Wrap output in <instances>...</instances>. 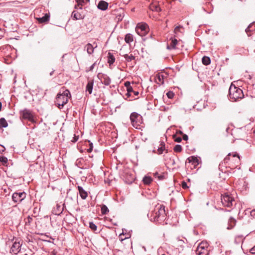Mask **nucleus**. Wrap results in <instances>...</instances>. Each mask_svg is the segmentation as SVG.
Wrapping results in <instances>:
<instances>
[{"label":"nucleus","mask_w":255,"mask_h":255,"mask_svg":"<svg viewBox=\"0 0 255 255\" xmlns=\"http://www.w3.org/2000/svg\"><path fill=\"white\" fill-rule=\"evenodd\" d=\"M63 211V209L58 204L56 205V208L52 210V213L55 215H60Z\"/></svg>","instance_id":"obj_24"},{"label":"nucleus","mask_w":255,"mask_h":255,"mask_svg":"<svg viewBox=\"0 0 255 255\" xmlns=\"http://www.w3.org/2000/svg\"><path fill=\"white\" fill-rule=\"evenodd\" d=\"M89 228L93 231L97 230V226L93 222H90Z\"/></svg>","instance_id":"obj_40"},{"label":"nucleus","mask_w":255,"mask_h":255,"mask_svg":"<svg viewBox=\"0 0 255 255\" xmlns=\"http://www.w3.org/2000/svg\"><path fill=\"white\" fill-rule=\"evenodd\" d=\"M94 85V81L93 80H89L86 87V91L88 92L89 94H91L93 91Z\"/></svg>","instance_id":"obj_23"},{"label":"nucleus","mask_w":255,"mask_h":255,"mask_svg":"<svg viewBox=\"0 0 255 255\" xmlns=\"http://www.w3.org/2000/svg\"><path fill=\"white\" fill-rule=\"evenodd\" d=\"M130 120L132 126L136 128H139V127L142 123V116L137 113L133 112L130 114Z\"/></svg>","instance_id":"obj_6"},{"label":"nucleus","mask_w":255,"mask_h":255,"mask_svg":"<svg viewBox=\"0 0 255 255\" xmlns=\"http://www.w3.org/2000/svg\"><path fill=\"white\" fill-rule=\"evenodd\" d=\"M121 236H122V235H121V234H120V236H119V238H120V240L121 241H123L124 239H122Z\"/></svg>","instance_id":"obj_61"},{"label":"nucleus","mask_w":255,"mask_h":255,"mask_svg":"<svg viewBox=\"0 0 255 255\" xmlns=\"http://www.w3.org/2000/svg\"><path fill=\"white\" fill-rule=\"evenodd\" d=\"M207 244L201 243L197 247L196 250V254L198 255H208L209 251L206 248Z\"/></svg>","instance_id":"obj_9"},{"label":"nucleus","mask_w":255,"mask_h":255,"mask_svg":"<svg viewBox=\"0 0 255 255\" xmlns=\"http://www.w3.org/2000/svg\"><path fill=\"white\" fill-rule=\"evenodd\" d=\"M188 162V163H191L193 165L194 168H196V166L199 164V160L198 159L197 157L194 156H191L188 157L187 159L186 162Z\"/></svg>","instance_id":"obj_14"},{"label":"nucleus","mask_w":255,"mask_h":255,"mask_svg":"<svg viewBox=\"0 0 255 255\" xmlns=\"http://www.w3.org/2000/svg\"><path fill=\"white\" fill-rule=\"evenodd\" d=\"M71 98L70 91L66 89L62 93H58L56 96L55 103L59 109H61L66 105L69 99Z\"/></svg>","instance_id":"obj_3"},{"label":"nucleus","mask_w":255,"mask_h":255,"mask_svg":"<svg viewBox=\"0 0 255 255\" xmlns=\"http://www.w3.org/2000/svg\"><path fill=\"white\" fill-rule=\"evenodd\" d=\"M147 216L151 222L156 224H163L166 219L165 206L163 205L157 204Z\"/></svg>","instance_id":"obj_1"},{"label":"nucleus","mask_w":255,"mask_h":255,"mask_svg":"<svg viewBox=\"0 0 255 255\" xmlns=\"http://www.w3.org/2000/svg\"><path fill=\"white\" fill-rule=\"evenodd\" d=\"M127 93L126 94V96L128 97H129L130 96H131L132 93L133 92H134V91L133 90V88H132V87L131 86L130 87L127 88Z\"/></svg>","instance_id":"obj_38"},{"label":"nucleus","mask_w":255,"mask_h":255,"mask_svg":"<svg viewBox=\"0 0 255 255\" xmlns=\"http://www.w3.org/2000/svg\"><path fill=\"white\" fill-rule=\"evenodd\" d=\"M90 1V0H76L77 4L75 5V8L77 10H82V5L85 3H87Z\"/></svg>","instance_id":"obj_19"},{"label":"nucleus","mask_w":255,"mask_h":255,"mask_svg":"<svg viewBox=\"0 0 255 255\" xmlns=\"http://www.w3.org/2000/svg\"><path fill=\"white\" fill-rule=\"evenodd\" d=\"M54 71H54V70H52V71L50 73V74H50V76H52V75H53V73H54Z\"/></svg>","instance_id":"obj_60"},{"label":"nucleus","mask_w":255,"mask_h":255,"mask_svg":"<svg viewBox=\"0 0 255 255\" xmlns=\"http://www.w3.org/2000/svg\"><path fill=\"white\" fill-rule=\"evenodd\" d=\"M125 86L127 88L130 86V84L129 82H126L125 83Z\"/></svg>","instance_id":"obj_54"},{"label":"nucleus","mask_w":255,"mask_h":255,"mask_svg":"<svg viewBox=\"0 0 255 255\" xmlns=\"http://www.w3.org/2000/svg\"><path fill=\"white\" fill-rule=\"evenodd\" d=\"M24 221L25 226H30L33 221V218L30 216H28L24 219Z\"/></svg>","instance_id":"obj_34"},{"label":"nucleus","mask_w":255,"mask_h":255,"mask_svg":"<svg viewBox=\"0 0 255 255\" xmlns=\"http://www.w3.org/2000/svg\"><path fill=\"white\" fill-rule=\"evenodd\" d=\"M26 197L24 192H14L12 195V199L15 203L20 202Z\"/></svg>","instance_id":"obj_11"},{"label":"nucleus","mask_w":255,"mask_h":255,"mask_svg":"<svg viewBox=\"0 0 255 255\" xmlns=\"http://www.w3.org/2000/svg\"><path fill=\"white\" fill-rule=\"evenodd\" d=\"M50 255H55V253H53V254H51Z\"/></svg>","instance_id":"obj_64"},{"label":"nucleus","mask_w":255,"mask_h":255,"mask_svg":"<svg viewBox=\"0 0 255 255\" xmlns=\"http://www.w3.org/2000/svg\"><path fill=\"white\" fill-rule=\"evenodd\" d=\"M251 253L253 254H255V246L251 250Z\"/></svg>","instance_id":"obj_57"},{"label":"nucleus","mask_w":255,"mask_h":255,"mask_svg":"<svg viewBox=\"0 0 255 255\" xmlns=\"http://www.w3.org/2000/svg\"><path fill=\"white\" fill-rule=\"evenodd\" d=\"M168 77V74L165 72H161L156 74L155 76L156 82L158 84L163 85L165 79Z\"/></svg>","instance_id":"obj_13"},{"label":"nucleus","mask_w":255,"mask_h":255,"mask_svg":"<svg viewBox=\"0 0 255 255\" xmlns=\"http://www.w3.org/2000/svg\"><path fill=\"white\" fill-rule=\"evenodd\" d=\"M94 44H95V47L94 46V45H92L91 43H88L85 46V49H86L87 52L89 54H92L94 52V49L97 47L96 43H94Z\"/></svg>","instance_id":"obj_18"},{"label":"nucleus","mask_w":255,"mask_h":255,"mask_svg":"<svg viewBox=\"0 0 255 255\" xmlns=\"http://www.w3.org/2000/svg\"><path fill=\"white\" fill-rule=\"evenodd\" d=\"M154 176L155 177H158L159 180H162L163 178V176L162 175H158V173L157 172H155L154 173Z\"/></svg>","instance_id":"obj_47"},{"label":"nucleus","mask_w":255,"mask_h":255,"mask_svg":"<svg viewBox=\"0 0 255 255\" xmlns=\"http://www.w3.org/2000/svg\"><path fill=\"white\" fill-rule=\"evenodd\" d=\"M188 139V136L187 134H184L183 135V139L184 140H187Z\"/></svg>","instance_id":"obj_55"},{"label":"nucleus","mask_w":255,"mask_h":255,"mask_svg":"<svg viewBox=\"0 0 255 255\" xmlns=\"http://www.w3.org/2000/svg\"><path fill=\"white\" fill-rule=\"evenodd\" d=\"M83 17H71V18L68 20V22H70L71 20L76 21L77 19H83Z\"/></svg>","instance_id":"obj_45"},{"label":"nucleus","mask_w":255,"mask_h":255,"mask_svg":"<svg viewBox=\"0 0 255 255\" xmlns=\"http://www.w3.org/2000/svg\"><path fill=\"white\" fill-rule=\"evenodd\" d=\"M148 26L146 23H139L136 27V32L141 36L145 35L148 31Z\"/></svg>","instance_id":"obj_8"},{"label":"nucleus","mask_w":255,"mask_h":255,"mask_svg":"<svg viewBox=\"0 0 255 255\" xmlns=\"http://www.w3.org/2000/svg\"><path fill=\"white\" fill-rule=\"evenodd\" d=\"M77 188L81 198L83 200L86 199L88 196V193L80 186H78Z\"/></svg>","instance_id":"obj_20"},{"label":"nucleus","mask_w":255,"mask_h":255,"mask_svg":"<svg viewBox=\"0 0 255 255\" xmlns=\"http://www.w3.org/2000/svg\"><path fill=\"white\" fill-rule=\"evenodd\" d=\"M173 149L175 152H180L182 150V147L181 145L177 144L174 147Z\"/></svg>","instance_id":"obj_39"},{"label":"nucleus","mask_w":255,"mask_h":255,"mask_svg":"<svg viewBox=\"0 0 255 255\" xmlns=\"http://www.w3.org/2000/svg\"><path fill=\"white\" fill-rule=\"evenodd\" d=\"M124 57L127 62H130L135 59V57L132 54H130V55H128V54H125Z\"/></svg>","instance_id":"obj_37"},{"label":"nucleus","mask_w":255,"mask_h":255,"mask_svg":"<svg viewBox=\"0 0 255 255\" xmlns=\"http://www.w3.org/2000/svg\"><path fill=\"white\" fill-rule=\"evenodd\" d=\"M115 61V58L113 54L109 52L108 56V63L110 65H111L114 63Z\"/></svg>","instance_id":"obj_28"},{"label":"nucleus","mask_w":255,"mask_h":255,"mask_svg":"<svg viewBox=\"0 0 255 255\" xmlns=\"http://www.w3.org/2000/svg\"><path fill=\"white\" fill-rule=\"evenodd\" d=\"M236 224V220L233 217H230L228 221V229H232Z\"/></svg>","instance_id":"obj_26"},{"label":"nucleus","mask_w":255,"mask_h":255,"mask_svg":"<svg viewBox=\"0 0 255 255\" xmlns=\"http://www.w3.org/2000/svg\"><path fill=\"white\" fill-rule=\"evenodd\" d=\"M44 16H49V15H48V13H45Z\"/></svg>","instance_id":"obj_63"},{"label":"nucleus","mask_w":255,"mask_h":255,"mask_svg":"<svg viewBox=\"0 0 255 255\" xmlns=\"http://www.w3.org/2000/svg\"><path fill=\"white\" fill-rule=\"evenodd\" d=\"M221 202L224 207H231L235 204L234 197L229 193H226L221 195Z\"/></svg>","instance_id":"obj_5"},{"label":"nucleus","mask_w":255,"mask_h":255,"mask_svg":"<svg viewBox=\"0 0 255 255\" xmlns=\"http://www.w3.org/2000/svg\"><path fill=\"white\" fill-rule=\"evenodd\" d=\"M82 14V12L81 13V12H79L78 11H77L76 10H74L72 13V14L71 16H81Z\"/></svg>","instance_id":"obj_44"},{"label":"nucleus","mask_w":255,"mask_h":255,"mask_svg":"<svg viewBox=\"0 0 255 255\" xmlns=\"http://www.w3.org/2000/svg\"><path fill=\"white\" fill-rule=\"evenodd\" d=\"M1 107H2V104L1 102H0V111L1 110Z\"/></svg>","instance_id":"obj_62"},{"label":"nucleus","mask_w":255,"mask_h":255,"mask_svg":"<svg viewBox=\"0 0 255 255\" xmlns=\"http://www.w3.org/2000/svg\"><path fill=\"white\" fill-rule=\"evenodd\" d=\"M20 118L27 120L32 123H35V121L34 119V115L30 110L27 109H24L19 112Z\"/></svg>","instance_id":"obj_7"},{"label":"nucleus","mask_w":255,"mask_h":255,"mask_svg":"<svg viewBox=\"0 0 255 255\" xmlns=\"http://www.w3.org/2000/svg\"><path fill=\"white\" fill-rule=\"evenodd\" d=\"M170 40H171V42L169 44L167 45V48L169 50L175 49L178 43L177 40L175 38V36L171 37Z\"/></svg>","instance_id":"obj_15"},{"label":"nucleus","mask_w":255,"mask_h":255,"mask_svg":"<svg viewBox=\"0 0 255 255\" xmlns=\"http://www.w3.org/2000/svg\"><path fill=\"white\" fill-rule=\"evenodd\" d=\"M21 246L19 242L15 241L11 247L9 253L12 255H17L21 250Z\"/></svg>","instance_id":"obj_12"},{"label":"nucleus","mask_w":255,"mask_h":255,"mask_svg":"<svg viewBox=\"0 0 255 255\" xmlns=\"http://www.w3.org/2000/svg\"><path fill=\"white\" fill-rule=\"evenodd\" d=\"M178 242H179V243L180 244H181V245H182V243H184V241H183V240H178Z\"/></svg>","instance_id":"obj_59"},{"label":"nucleus","mask_w":255,"mask_h":255,"mask_svg":"<svg viewBox=\"0 0 255 255\" xmlns=\"http://www.w3.org/2000/svg\"><path fill=\"white\" fill-rule=\"evenodd\" d=\"M202 62L204 65L207 66L210 64L211 60L209 57L205 56L203 57Z\"/></svg>","instance_id":"obj_32"},{"label":"nucleus","mask_w":255,"mask_h":255,"mask_svg":"<svg viewBox=\"0 0 255 255\" xmlns=\"http://www.w3.org/2000/svg\"><path fill=\"white\" fill-rule=\"evenodd\" d=\"M237 134L236 139H244L245 137V130L242 129H239L237 130L236 131Z\"/></svg>","instance_id":"obj_17"},{"label":"nucleus","mask_w":255,"mask_h":255,"mask_svg":"<svg viewBox=\"0 0 255 255\" xmlns=\"http://www.w3.org/2000/svg\"><path fill=\"white\" fill-rule=\"evenodd\" d=\"M251 215L254 218L255 217V210H253L251 212Z\"/></svg>","instance_id":"obj_56"},{"label":"nucleus","mask_w":255,"mask_h":255,"mask_svg":"<svg viewBox=\"0 0 255 255\" xmlns=\"http://www.w3.org/2000/svg\"><path fill=\"white\" fill-rule=\"evenodd\" d=\"M182 140V138L181 137H174V141L177 142H180Z\"/></svg>","instance_id":"obj_50"},{"label":"nucleus","mask_w":255,"mask_h":255,"mask_svg":"<svg viewBox=\"0 0 255 255\" xmlns=\"http://www.w3.org/2000/svg\"><path fill=\"white\" fill-rule=\"evenodd\" d=\"M95 64H96V63H94V64H93L89 68L88 70H86V72H88L89 71H93V69L94 68V67L95 66Z\"/></svg>","instance_id":"obj_48"},{"label":"nucleus","mask_w":255,"mask_h":255,"mask_svg":"<svg viewBox=\"0 0 255 255\" xmlns=\"http://www.w3.org/2000/svg\"><path fill=\"white\" fill-rule=\"evenodd\" d=\"M108 3L104 0H100L97 5V7L101 10H105L108 6Z\"/></svg>","instance_id":"obj_22"},{"label":"nucleus","mask_w":255,"mask_h":255,"mask_svg":"<svg viewBox=\"0 0 255 255\" xmlns=\"http://www.w3.org/2000/svg\"><path fill=\"white\" fill-rule=\"evenodd\" d=\"M135 177L133 174H127L125 177V181L128 184H131L134 180Z\"/></svg>","instance_id":"obj_21"},{"label":"nucleus","mask_w":255,"mask_h":255,"mask_svg":"<svg viewBox=\"0 0 255 255\" xmlns=\"http://www.w3.org/2000/svg\"><path fill=\"white\" fill-rule=\"evenodd\" d=\"M1 23H3V26L5 27H9L11 25H12V24L10 22L8 21L7 22L5 20L2 21Z\"/></svg>","instance_id":"obj_43"},{"label":"nucleus","mask_w":255,"mask_h":255,"mask_svg":"<svg viewBox=\"0 0 255 255\" xmlns=\"http://www.w3.org/2000/svg\"><path fill=\"white\" fill-rule=\"evenodd\" d=\"M97 78L100 80L101 83L106 86H109L111 83V79L107 74L99 73L97 74Z\"/></svg>","instance_id":"obj_10"},{"label":"nucleus","mask_w":255,"mask_h":255,"mask_svg":"<svg viewBox=\"0 0 255 255\" xmlns=\"http://www.w3.org/2000/svg\"><path fill=\"white\" fill-rule=\"evenodd\" d=\"M132 93H133L135 96H137L139 94V92L138 91H134V92H133Z\"/></svg>","instance_id":"obj_58"},{"label":"nucleus","mask_w":255,"mask_h":255,"mask_svg":"<svg viewBox=\"0 0 255 255\" xmlns=\"http://www.w3.org/2000/svg\"><path fill=\"white\" fill-rule=\"evenodd\" d=\"M78 139H79V136L74 135V136L73 137V139L71 140V141L73 142H75L78 140Z\"/></svg>","instance_id":"obj_51"},{"label":"nucleus","mask_w":255,"mask_h":255,"mask_svg":"<svg viewBox=\"0 0 255 255\" xmlns=\"http://www.w3.org/2000/svg\"><path fill=\"white\" fill-rule=\"evenodd\" d=\"M8 126V124L6 120L4 118L0 119V128H6Z\"/></svg>","instance_id":"obj_33"},{"label":"nucleus","mask_w":255,"mask_h":255,"mask_svg":"<svg viewBox=\"0 0 255 255\" xmlns=\"http://www.w3.org/2000/svg\"><path fill=\"white\" fill-rule=\"evenodd\" d=\"M5 150V147L2 145H0V152L2 153Z\"/></svg>","instance_id":"obj_53"},{"label":"nucleus","mask_w":255,"mask_h":255,"mask_svg":"<svg viewBox=\"0 0 255 255\" xmlns=\"http://www.w3.org/2000/svg\"><path fill=\"white\" fill-rule=\"evenodd\" d=\"M152 179L151 178V177L150 176H145L142 179V181H143V183L145 185L150 184L151 183V182H152Z\"/></svg>","instance_id":"obj_31"},{"label":"nucleus","mask_w":255,"mask_h":255,"mask_svg":"<svg viewBox=\"0 0 255 255\" xmlns=\"http://www.w3.org/2000/svg\"><path fill=\"white\" fill-rule=\"evenodd\" d=\"M183 30H184V28L181 25H178V26H176L174 29V32L175 34L174 36L178 37L179 35V33H182Z\"/></svg>","instance_id":"obj_25"},{"label":"nucleus","mask_w":255,"mask_h":255,"mask_svg":"<svg viewBox=\"0 0 255 255\" xmlns=\"http://www.w3.org/2000/svg\"><path fill=\"white\" fill-rule=\"evenodd\" d=\"M133 36L130 33L127 34L125 36V40L126 43L129 44L133 41Z\"/></svg>","instance_id":"obj_30"},{"label":"nucleus","mask_w":255,"mask_h":255,"mask_svg":"<svg viewBox=\"0 0 255 255\" xmlns=\"http://www.w3.org/2000/svg\"><path fill=\"white\" fill-rule=\"evenodd\" d=\"M159 146L162 147L163 148H166L165 142L163 141H160Z\"/></svg>","instance_id":"obj_52"},{"label":"nucleus","mask_w":255,"mask_h":255,"mask_svg":"<svg viewBox=\"0 0 255 255\" xmlns=\"http://www.w3.org/2000/svg\"><path fill=\"white\" fill-rule=\"evenodd\" d=\"M181 186H182V188L184 189H186L188 188L187 183L185 181L182 182Z\"/></svg>","instance_id":"obj_46"},{"label":"nucleus","mask_w":255,"mask_h":255,"mask_svg":"<svg viewBox=\"0 0 255 255\" xmlns=\"http://www.w3.org/2000/svg\"><path fill=\"white\" fill-rule=\"evenodd\" d=\"M0 161L3 163H6L7 162V158L3 156H0Z\"/></svg>","instance_id":"obj_42"},{"label":"nucleus","mask_w":255,"mask_h":255,"mask_svg":"<svg viewBox=\"0 0 255 255\" xmlns=\"http://www.w3.org/2000/svg\"><path fill=\"white\" fill-rule=\"evenodd\" d=\"M166 95L169 99H172L174 97L175 94L172 91H168L166 93Z\"/></svg>","instance_id":"obj_41"},{"label":"nucleus","mask_w":255,"mask_h":255,"mask_svg":"<svg viewBox=\"0 0 255 255\" xmlns=\"http://www.w3.org/2000/svg\"><path fill=\"white\" fill-rule=\"evenodd\" d=\"M244 96L243 90L232 84L229 89L228 97L232 101L242 99Z\"/></svg>","instance_id":"obj_4"},{"label":"nucleus","mask_w":255,"mask_h":255,"mask_svg":"<svg viewBox=\"0 0 255 255\" xmlns=\"http://www.w3.org/2000/svg\"><path fill=\"white\" fill-rule=\"evenodd\" d=\"M255 30V22L251 23L248 27L246 29V32L248 36H251L254 33Z\"/></svg>","instance_id":"obj_16"},{"label":"nucleus","mask_w":255,"mask_h":255,"mask_svg":"<svg viewBox=\"0 0 255 255\" xmlns=\"http://www.w3.org/2000/svg\"><path fill=\"white\" fill-rule=\"evenodd\" d=\"M223 164L226 165V167H228L231 169L237 168L240 165V157L237 153H230L224 158L220 166Z\"/></svg>","instance_id":"obj_2"},{"label":"nucleus","mask_w":255,"mask_h":255,"mask_svg":"<svg viewBox=\"0 0 255 255\" xmlns=\"http://www.w3.org/2000/svg\"><path fill=\"white\" fill-rule=\"evenodd\" d=\"M164 151H165V153H167L168 149L166 148L158 146L156 153L158 155H160L162 154Z\"/></svg>","instance_id":"obj_36"},{"label":"nucleus","mask_w":255,"mask_h":255,"mask_svg":"<svg viewBox=\"0 0 255 255\" xmlns=\"http://www.w3.org/2000/svg\"><path fill=\"white\" fill-rule=\"evenodd\" d=\"M50 17H37L36 20L40 23H43L48 22L49 20Z\"/></svg>","instance_id":"obj_29"},{"label":"nucleus","mask_w":255,"mask_h":255,"mask_svg":"<svg viewBox=\"0 0 255 255\" xmlns=\"http://www.w3.org/2000/svg\"><path fill=\"white\" fill-rule=\"evenodd\" d=\"M109 212V210L106 205L103 204L101 206V213L102 215H106Z\"/></svg>","instance_id":"obj_35"},{"label":"nucleus","mask_w":255,"mask_h":255,"mask_svg":"<svg viewBox=\"0 0 255 255\" xmlns=\"http://www.w3.org/2000/svg\"><path fill=\"white\" fill-rule=\"evenodd\" d=\"M149 8L152 10L154 11H160L161 10V8L159 7V6L156 4V3H152L149 6Z\"/></svg>","instance_id":"obj_27"},{"label":"nucleus","mask_w":255,"mask_h":255,"mask_svg":"<svg viewBox=\"0 0 255 255\" xmlns=\"http://www.w3.org/2000/svg\"><path fill=\"white\" fill-rule=\"evenodd\" d=\"M89 148L87 149V151L88 152H91L92 150H93V144L92 143H90V144H89Z\"/></svg>","instance_id":"obj_49"}]
</instances>
